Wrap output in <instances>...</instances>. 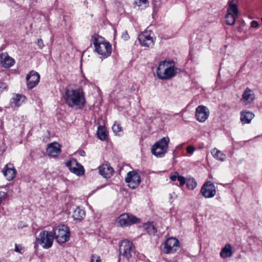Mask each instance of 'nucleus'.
<instances>
[{
    "instance_id": "obj_1",
    "label": "nucleus",
    "mask_w": 262,
    "mask_h": 262,
    "mask_svg": "<svg viewBox=\"0 0 262 262\" xmlns=\"http://www.w3.org/2000/svg\"><path fill=\"white\" fill-rule=\"evenodd\" d=\"M63 98L69 107L75 110L82 109L86 103L85 94L81 89L67 88Z\"/></svg>"
},
{
    "instance_id": "obj_2",
    "label": "nucleus",
    "mask_w": 262,
    "mask_h": 262,
    "mask_svg": "<svg viewBox=\"0 0 262 262\" xmlns=\"http://www.w3.org/2000/svg\"><path fill=\"white\" fill-rule=\"evenodd\" d=\"M177 69L172 62L163 60L160 62L157 69V76L161 79H168L175 76Z\"/></svg>"
},
{
    "instance_id": "obj_3",
    "label": "nucleus",
    "mask_w": 262,
    "mask_h": 262,
    "mask_svg": "<svg viewBox=\"0 0 262 262\" xmlns=\"http://www.w3.org/2000/svg\"><path fill=\"white\" fill-rule=\"evenodd\" d=\"M93 44L95 51L104 58H106L111 55L112 46L108 42L106 41L103 37L99 35L96 36L94 37Z\"/></svg>"
},
{
    "instance_id": "obj_4",
    "label": "nucleus",
    "mask_w": 262,
    "mask_h": 262,
    "mask_svg": "<svg viewBox=\"0 0 262 262\" xmlns=\"http://www.w3.org/2000/svg\"><path fill=\"white\" fill-rule=\"evenodd\" d=\"M169 139L168 137H163L157 141L151 147L152 155L159 158L163 157L167 152Z\"/></svg>"
},
{
    "instance_id": "obj_5",
    "label": "nucleus",
    "mask_w": 262,
    "mask_h": 262,
    "mask_svg": "<svg viewBox=\"0 0 262 262\" xmlns=\"http://www.w3.org/2000/svg\"><path fill=\"white\" fill-rule=\"evenodd\" d=\"M54 236L52 231L42 230L36 237V242L37 244L42 246L43 249H49L53 245Z\"/></svg>"
},
{
    "instance_id": "obj_6",
    "label": "nucleus",
    "mask_w": 262,
    "mask_h": 262,
    "mask_svg": "<svg viewBox=\"0 0 262 262\" xmlns=\"http://www.w3.org/2000/svg\"><path fill=\"white\" fill-rule=\"evenodd\" d=\"M54 239L55 238L59 243H64L69 239L70 236V230L67 226L60 225L53 228Z\"/></svg>"
},
{
    "instance_id": "obj_7",
    "label": "nucleus",
    "mask_w": 262,
    "mask_h": 262,
    "mask_svg": "<svg viewBox=\"0 0 262 262\" xmlns=\"http://www.w3.org/2000/svg\"><path fill=\"white\" fill-rule=\"evenodd\" d=\"M139 222L140 219L134 215L128 213H123L118 217L115 224L118 226L125 227L138 223Z\"/></svg>"
},
{
    "instance_id": "obj_8",
    "label": "nucleus",
    "mask_w": 262,
    "mask_h": 262,
    "mask_svg": "<svg viewBox=\"0 0 262 262\" xmlns=\"http://www.w3.org/2000/svg\"><path fill=\"white\" fill-rule=\"evenodd\" d=\"M120 253L124 257L129 259L135 253V247L132 242L127 240L122 241L120 245Z\"/></svg>"
},
{
    "instance_id": "obj_9",
    "label": "nucleus",
    "mask_w": 262,
    "mask_h": 262,
    "mask_svg": "<svg viewBox=\"0 0 262 262\" xmlns=\"http://www.w3.org/2000/svg\"><path fill=\"white\" fill-rule=\"evenodd\" d=\"M127 186L134 189L136 188L141 183V178L138 173L136 171H131L127 173L125 179Z\"/></svg>"
},
{
    "instance_id": "obj_10",
    "label": "nucleus",
    "mask_w": 262,
    "mask_h": 262,
    "mask_svg": "<svg viewBox=\"0 0 262 262\" xmlns=\"http://www.w3.org/2000/svg\"><path fill=\"white\" fill-rule=\"evenodd\" d=\"M210 114L209 109L203 105L198 106L195 110V117L200 122H205Z\"/></svg>"
},
{
    "instance_id": "obj_11",
    "label": "nucleus",
    "mask_w": 262,
    "mask_h": 262,
    "mask_svg": "<svg viewBox=\"0 0 262 262\" xmlns=\"http://www.w3.org/2000/svg\"><path fill=\"white\" fill-rule=\"evenodd\" d=\"M179 247V242L176 238H168L164 244V252L166 254L175 252Z\"/></svg>"
},
{
    "instance_id": "obj_12",
    "label": "nucleus",
    "mask_w": 262,
    "mask_h": 262,
    "mask_svg": "<svg viewBox=\"0 0 262 262\" xmlns=\"http://www.w3.org/2000/svg\"><path fill=\"white\" fill-rule=\"evenodd\" d=\"M201 192L205 198H213L216 194L215 187L213 183L207 182L203 185Z\"/></svg>"
},
{
    "instance_id": "obj_13",
    "label": "nucleus",
    "mask_w": 262,
    "mask_h": 262,
    "mask_svg": "<svg viewBox=\"0 0 262 262\" xmlns=\"http://www.w3.org/2000/svg\"><path fill=\"white\" fill-rule=\"evenodd\" d=\"M150 32L145 31L138 36V40L142 46L150 48L154 46V40L150 35Z\"/></svg>"
},
{
    "instance_id": "obj_14",
    "label": "nucleus",
    "mask_w": 262,
    "mask_h": 262,
    "mask_svg": "<svg viewBox=\"0 0 262 262\" xmlns=\"http://www.w3.org/2000/svg\"><path fill=\"white\" fill-rule=\"evenodd\" d=\"M66 165L70 171L75 174L78 176L84 174V170L83 167L79 164L76 160H70L66 162Z\"/></svg>"
},
{
    "instance_id": "obj_15",
    "label": "nucleus",
    "mask_w": 262,
    "mask_h": 262,
    "mask_svg": "<svg viewBox=\"0 0 262 262\" xmlns=\"http://www.w3.org/2000/svg\"><path fill=\"white\" fill-rule=\"evenodd\" d=\"M40 80L39 74L34 71H31L26 77L27 85L29 89H32L36 86Z\"/></svg>"
},
{
    "instance_id": "obj_16",
    "label": "nucleus",
    "mask_w": 262,
    "mask_h": 262,
    "mask_svg": "<svg viewBox=\"0 0 262 262\" xmlns=\"http://www.w3.org/2000/svg\"><path fill=\"white\" fill-rule=\"evenodd\" d=\"M3 172L8 181L13 180L16 174V170L13 165L11 163H8L5 165Z\"/></svg>"
},
{
    "instance_id": "obj_17",
    "label": "nucleus",
    "mask_w": 262,
    "mask_h": 262,
    "mask_svg": "<svg viewBox=\"0 0 262 262\" xmlns=\"http://www.w3.org/2000/svg\"><path fill=\"white\" fill-rule=\"evenodd\" d=\"M0 62L3 67L9 68L14 65L15 60L7 53H5L0 55Z\"/></svg>"
},
{
    "instance_id": "obj_18",
    "label": "nucleus",
    "mask_w": 262,
    "mask_h": 262,
    "mask_svg": "<svg viewBox=\"0 0 262 262\" xmlns=\"http://www.w3.org/2000/svg\"><path fill=\"white\" fill-rule=\"evenodd\" d=\"M99 173L104 178H110L114 172L113 168L108 163H105L101 165L99 167Z\"/></svg>"
},
{
    "instance_id": "obj_19",
    "label": "nucleus",
    "mask_w": 262,
    "mask_h": 262,
    "mask_svg": "<svg viewBox=\"0 0 262 262\" xmlns=\"http://www.w3.org/2000/svg\"><path fill=\"white\" fill-rule=\"evenodd\" d=\"M254 99L255 94L253 91L249 88H247L242 95L241 101L245 104H248L252 103Z\"/></svg>"
},
{
    "instance_id": "obj_20",
    "label": "nucleus",
    "mask_w": 262,
    "mask_h": 262,
    "mask_svg": "<svg viewBox=\"0 0 262 262\" xmlns=\"http://www.w3.org/2000/svg\"><path fill=\"white\" fill-rule=\"evenodd\" d=\"M60 151V146L57 143H51L47 148V153L50 157H56Z\"/></svg>"
},
{
    "instance_id": "obj_21",
    "label": "nucleus",
    "mask_w": 262,
    "mask_h": 262,
    "mask_svg": "<svg viewBox=\"0 0 262 262\" xmlns=\"http://www.w3.org/2000/svg\"><path fill=\"white\" fill-rule=\"evenodd\" d=\"M233 1L234 0L230 1V16L233 18L232 21L230 23V26L233 25L235 24L237 18L240 14L237 6L233 3Z\"/></svg>"
},
{
    "instance_id": "obj_22",
    "label": "nucleus",
    "mask_w": 262,
    "mask_h": 262,
    "mask_svg": "<svg viewBox=\"0 0 262 262\" xmlns=\"http://www.w3.org/2000/svg\"><path fill=\"white\" fill-rule=\"evenodd\" d=\"M25 96L20 94H14L11 100V105L13 107H19L25 100Z\"/></svg>"
},
{
    "instance_id": "obj_23",
    "label": "nucleus",
    "mask_w": 262,
    "mask_h": 262,
    "mask_svg": "<svg viewBox=\"0 0 262 262\" xmlns=\"http://www.w3.org/2000/svg\"><path fill=\"white\" fill-rule=\"evenodd\" d=\"M254 117V114L249 111H243L241 113V120L243 124L250 123Z\"/></svg>"
},
{
    "instance_id": "obj_24",
    "label": "nucleus",
    "mask_w": 262,
    "mask_h": 262,
    "mask_svg": "<svg viewBox=\"0 0 262 262\" xmlns=\"http://www.w3.org/2000/svg\"><path fill=\"white\" fill-rule=\"evenodd\" d=\"M85 216V211L79 207L73 209V217L74 220L81 221Z\"/></svg>"
},
{
    "instance_id": "obj_25",
    "label": "nucleus",
    "mask_w": 262,
    "mask_h": 262,
    "mask_svg": "<svg viewBox=\"0 0 262 262\" xmlns=\"http://www.w3.org/2000/svg\"><path fill=\"white\" fill-rule=\"evenodd\" d=\"M211 154L214 158L221 161H224L226 159L225 154L216 148H214L211 150Z\"/></svg>"
},
{
    "instance_id": "obj_26",
    "label": "nucleus",
    "mask_w": 262,
    "mask_h": 262,
    "mask_svg": "<svg viewBox=\"0 0 262 262\" xmlns=\"http://www.w3.org/2000/svg\"><path fill=\"white\" fill-rule=\"evenodd\" d=\"M97 135L98 138L101 141L106 140L107 138L106 128L103 126L99 125L97 128Z\"/></svg>"
},
{
    "instance_id": "obj_27",
    "label": "nucleus",
    "mask_w": 262,
    "mask_h": 262,
    "mask_svg": "<svg viewBox=\"0 0 262 262\" xmlns=\"http://www.w3.org/2000/svg\"><path fill=\"white\" fill-rule=\"evenodd\" d=\"M186 183L187 184L188 189L190 190H193L197 185L196 181L194 178L188 179Z\"/></svg>"
},
{
    "instance_id": "obj_28",
    "label": "nucleus",
    "mask_w": 262,
    "mask_h": 262,
    "mask_svg": "<svg viewBox=\"0 0 262 262\" xmlns=\"http://www.w3.org/2000/svg\"><path fill=\"white\" fill-rule=\"evenodd\" d=\"M220 256L223 258L229 256V244H227L220 252Z\"/></svg>"
},
{
    "instance_id": "obj_29",
    "label": "nucleus",
    "mask_w": 262,
    "mask_h": 262,
    "mask_svg": "<svg viewBox=\"0 0 262 262\" xmlns=\"http://www.w3.org/2000/svg\"><path fill=\"white\" fill-rule=\"evenodd\" d=\"M144 227L149 235H154L157 232L156 229L152 224H145Z\"/></svg>"
},
{
    "instance_id": "obj_30",
    "label": "nucleus",
    "mask_w": 262,
    "mask_h": 262,
    "mask_svg": "<svg viewBox=\"0 0 262 262\" xmlns=\"http://www.w3.org/2000/svg\"><path fill=\"white\" fill-rule=\"evenodd\" d=\"M112 129L114 133L118 135H120V133L122 132V129L120 125L115 122L112 127Z\"/></svg>"
},
{
    "instance_id": "obj_31",
    "label": "nucleus",
    "mask_w": 262,
    "mask_h": 262,
    "mask_svg": "<svg viewBox=\"0 0 262 262\" xmlns=\"http://www.w3.org/2000/svg\"><path fill=\"white\" fill-rule=\"evenodd\" d=\"M135 4L138 7L146 8L148 4V0H136Z\"/></svg>"
},
{
    "instance_id": "obj_32",
    "label": "nucleus",
    "mask_w": 262,
    "mask_h": 262,
    "mask_svg": "<svg viewBox=\"0 0 262 262\" xmlns=\"http://www.w3.org/2000/svg\"><path fill=\"white\" fill-rule=\"evenodd\" d=\"M250 26L251 28L257 29L260 27V25L257 21L252 20L250 23Z\"/></svg>"
},
{
    "instance_id": "obj_33",
    "label": "nucleus",
    "mask_w": 262,
    "mask_h": 262,
    "mask_svg": "<svg viewBox=\"0 0 262 262\" xmlns=\"http://www.w3.org/2000/svg\"><path fill=\"white\" fill-rule=\"evenodd\" d=\"M14 251L16 252L19 253L20 254H23L24 251L23 247L20 245H18L17 244L15 245Z\"/></svg>"
},
{
    "instance_id": "obj_34",
    "label": "nucleus",
    "mask_w": 262,
    "mask_h": 262,
    "mask_svg": "<svg viewBox=\"0 0 262 262\" xmlns=\"http://www.w3.org/2000/svg\"><path fill=\"white\" fill-rule=\"evenodd\" d=\"M177 180L180 182V186H184L186 182L185 178L182 176H179Z\"/></svg>"
},
{
    "instance_id": "obj_35",
    "label": "nucleus",
    "mask_w": 262,
    "mask_h": 262,
    "mask_svg": "<svg viewBox=\"0 0 262 262\" xmlns=\"http://www.w3.org/2000/svg\"><path fill=\"white\" fill-rule=\"evenodd\" d=\"M179 173L178 171H175L173 173V174L171 175L169 177V179L172 181H176L177 180H178V178L179 176Z\"/></svg>"
},
{
    "instance_id": "obj_36",
    "label": "nucleus",
    "mask_w": 262,
    "mask_h": 262,
    "mask_svg": "<svg viewBox=\"0 0 262 262\" xmlns=\"http://www.w3.org/2000/svg\"><path fill=\"white\" fill-rule=\"evenodd\" d=\"M91 262H101L100 256L96 255H92Z\"/></svg>"
},
{
    "instance_id": "obj_37",
    "label": "nucleus",
    "mask_w": 262,
    "mask_h": 262,
    "mask_svg": "<svg viewBox=\"0 0 262 262\" xmlns=\"http://www.w3.org/2000/svg\"><path fill=\"white\" fill-rule=\"evenodd\" d=\"M186 150L187 153L192 154L195 151V148L192 145H189L187 147Z\"/></svg>"
},
{
    "instance_id": "obj_38",
    "label": "nucleus",
    "mask_w": 262,
    "mask_h": 262,
    "mask_svg": "<svg viewBox=\"0 0 262 262\" xmlns=\"http://www.w3.org/2000/svg\"><path fill=\"white\" fill-rule=\"evenodd\" d=\"M7 88V85L4 82L0 83V94L3 93Z\"/></svg>"
},
{
    "instance_id": "obj_39",
    "label": "nucleus",
    "mask_w": 262,
    "mask_h": 262,
    "mask_svg": "<svg viewBox=\"0 0 262 262\" xmlns=\"http://www.w3.org/2000/svg\"><path fill=\"white\" fill-rule=\"evenodd\" d=\"M7 196V193L4 191H0V204L2 200H5Z\"/></svg>"
},
{
    "instance_id": "obj_40",
    "label": "nucleus",
    "mask_w": 262,
    "mask_h": 262,
    "mask_svg": "<svg viewBox=\"0 0 262 262\" xmlns=\"http://www.w3.org/2000/svg\"><path fill=\"white\" fill-rule=\"evenodd\" d=\"M37 44L38 45L39 49H42L44 47V44L41 39H38Z\"/></svg>"
},
{
    "instance_id": "obj_41",
    "label": "nucleus",
    "mask_w": 262,
    "mask_h": 262,
    "mask_svg": "<svg viewBox=\"0 0 262 262\" xmlns=\"http://www.w3.org/2000/svg\"><path fill=\"white\" fill-rule=\"evenodd\" d=\"M229 15V7L227 9V14L225 16V21L228 25H229V20H228Z\"/></svg>"
},
{
    "instance_id": "obj_42",
    "label": "nucleus",
    "mask_w": 262,
    "mask_h": 262,
    "mask_svg": "<svg viewBox=\"0 0 262 262\" xmlns=\"http://www.w3.org/2000/svg\"><path fill=\"white\" fill-rule=\"evenodd\" d=\"M122 38L124 40H128L129 39V35L127 34L126 31L123 33V34H122Z\"/></svg>"
},
{
    "instance_id": "obj_43",
    "label": "nucleus",
    "mask_w": 262,
    "mask_h": 262,
    "mask_svg": "<svg viewBox=\"0 0 262 262\" xmlns=\"http://www.w3.org/2000/svg\"><path fill=\"white\" fill-rule=\"evenodd\" d=\"M82 152V153H81V156H84V154H85L84 151H83Z\"/></svg>"
},
{
    "instance_id": "obj_44",
    "label": "nucleus",
    "mask_w": 262,
    "mask_h": 262,
    "mask_svg": "<svg viewBox=\"0 0 262 262\" xmlns=\"http://www.w3.org/2000/svg\"><path fill=\"white\" fill-rule=\"evenodd\" d=\"M230 255H231V250L230 249Z\"/></svg>"
},
{
    "instance_id": "obj_45",
    "label": "nucleus",
    "mask_w": 262,
    "mask_h": 262,
    "mask_svg": "<svg viewBox=\"0 0 262 262\" xmlns=\"http://www.w3.org/2000/svg\"><path fill=\"white\" fill-rule=\"evenodd\" d=\"M2 111V108L1 107H0V111Z\"/></svg>"
},
{
    "instance_id": "obj_46",
    "label": "nucleus",
    "mask_w": 262,
    "mask_h": 262,
    "mask_svg": "<svg viewBox=\"0 0 262 262\" xmlns=\"http://www.w3.org/2000/svg\"><path fill=\"white\" fill-rule=\"evenodd\" d=\"M261 20H262V17H261Z\"/></svg>"
}]
</instances>
